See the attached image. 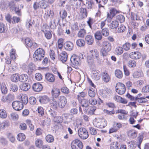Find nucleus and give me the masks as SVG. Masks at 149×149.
Wrapping results in <instances>:
<instances>
[{
    "instance_id": "nucleus-1",
    "label": "nucleus",
    "mask_w": 149,
    "mask_h": 149,
    "mask_svg": "<svg viewBox=\"0 0 149 149\" xmlns=\"http://www.w3.org/2000/svg\"><path fill=\"white\" fill-rule=\"evenodd\" d=\"M102 47L100 52L102 54L103 56H106L107 55L108 53L111 49V44L108 41H105L102 43Z\"/></svg>"
},
{
    "instance_id": "nucleus-2",
    "label": "nucleus",
    "mask_w": 149,
    "mask_h": 149,
    "mask_svg": "<svg viewBox=\"0 0 149 149\" xmlns=\"http://www.w3.org/2000/svg\"><path fill=\"white\" fill-rule=\"evenodd\" d=\"M89 56L87 57L88 62L89 63H91L93 61V58L98 59L99 54L98 51L97 49H93L90 51Z\"/></svg>"
},
{
    "instance_id": "nucleus-3",
    "label": "nucleus",
    "mask_w": 149,
    "mask_h": 149,
    "mask_svg": "<svg viewBox=\"0 0 149 149\" xmlns=\"http://www.w3.org/2000/svg\"><path fill=\"white\" fill-rule=\"evenodd\" d=\"M45 52L41 48L38 49L34 52L33 57L37 61H41L44 57Z\"/></svg>"
},
{
    "instance_id": "nucleus-4",
    "label": "nucleus",
    "mask_w": 149,
    "mask_h": 149,
    "mask_svg": "<svg viewBox=\"0 0 149 149\" xmlns=\"http://www.w3.org/2000/svg\"><path fill=\"white\" fill-rule=\"evenodd\" d=\"M128 98L131 100L135 101L136 102L139 103H144L147 101V99L143 97H134L129 93H127L126 95Z\"/></svg>"
},
{
    "instance_id": "nucleus-5",
    "label": "nucleus",
    "mask_w": 149,
    "mask_h": 149,
    "mask_svg": "<svg viewBox=\"0 0 149 149\" xmlns=\"http://www.w3.org/2000/svg\"><path fill=\"white\" fill-rule=\"evenodd\" d=\"M116 92L120 95L124 94L126 91L125 85L121 83H118L116 86Z\"/></svg>"
},
{
    "instance_id": "nucleus-6",
    "label": "nucleus",
    "mask_w": 149,
    "mask_h": 149,
    "mask_svg": "<svg viewBox=\"0 0 149 149\" xmlns=\"http://www.w3.org/2000/svg\"><path fill=\"white\" fill-rule=\"evenodd\" d=\"M78 134L79 137L83 139H85L88 136L87 130L83 127L80 128L79 129Z\"/></svg>"
},
{
    "instance_id": "nucleus-7",
    "label": "nucleus",
    "mask_w": 149,
    "mask_h": 149,
    "mask_svg": "<svg viewBox=\"0 0 149 149\" xmlns=\"http://www.w3.org/2000/svg\"><path fill=\"white\" fill-rule=\"evenodd\" d=\"M80 58L78 56H72L70 58L71 65L75 68H78V65L79 64Z\"/></svg>"
},
{
    "instance_id": "nucleus-8",
    "label": "nucleus",
    "mask_w": 149,
    "mask_h": 149,
    "mask_svg": "<svg viewBox=\"0 0 149 149\" xmlns=\"http://www.w3.org/2000/svg\"><path fill=\"white\" fill-rule=\"evenodd\" d=\"M71 147L72 149H82L83 148V144L80 140L75 139L72 142Z\"/></svg>"
},
{
    "instance_id": "nucleus-9",
    "label": "nucleus",
    "mask_w": 149,
    "mask_h": 149,
    "mask_svg": "<svg viewBox=\"0 0 149 149\" xmlns=\"http://www.w3.org/2000/svg\"><path fill=\"white\" fill-rule=\"evenodd\" d=\"M85 24H81L79 25V27L80 28L77 34V36L79 38H84L86 35V30L84 29L85 27Z\"/></svg>"
},
{
    "instance_id": "nucleus-10",
    "label": "nucleus",
    "mask_w": 149,
    "mask_h": 149,
    "mask_svg": "<svg viewBox=\"0 0 149 149\" xmlns=\"http://www.w3.org/2000/svg\"><path fill=\"white\" fill-rule=\"evenodd\" d=\"M12 106L14 109L18 111L22 110L24 107L22 103L19 101L13 102L12 103Z\"/></svg>"
},
{
    "instance_id": "nucleus-11",
    "label": "nucleus",
    "mask_w": 149,
    "mask_h": 149,
    "mask_svg": "<svg viewBox=\"0 0 149 149\" xmlns=\"http://www.w3.org/2000/svg\"><path fill=\"white\" fill-rule=\"evenodd\" d=\"M59 106L61 108H63L67 103V100L65 97L64 96H61L58 101Z\"/></svg>"
},
{
    "instance_id": "nucleus-12",
    "label": "nucleus",
    "mask_w": 149,
    "mask_h": 149,
    "mask_svg": "<svg viewBox=\"0 0 149 149\" xmlns=\"http://www.w3.org/2000/svg\"><path fill=\"white\" fill-rule=\"evenodd\" d=\"M45 79L49 82H54L55 80V77L52 74L47 73L45 74Z\"/></svg>"
},
{
    "instance_id": "nucleus-13",
    "label": "nucleus",
    "mask_w": 149,
    "mask_h": 149,
    "mask_svg": "<svg viewBox=\"0 0 149 149\" xmlns=\"http://www.w3.org/2000/svg\"><path fill=\"white\" fill-rule=\"evenodd\" d=\"M102 80L106 83L109 82L111 79L110 77L106 71L102 73Z\"/></svg>"
},
{
    "instance_id": "nucleus-14",
    "label": "nucleus",
    "mask_w": 149,
    "mask_h": 149,
    "mask_svg": "<svg viewBox=\"0 0 149 149\" xmlns=\"http://www.w3.org/2000/svg\"><path fill=\"white\" fill-rule=\"evenodd\" d=\"M32 88L35 91L38 92L42 90V86L41 84L39 83H35L33 84Z\"/></svg>"
},
{
    "instance_id": "nucleus-15",
    "label": "nucleus",
    "mask_w": 149,
    "mask_h": 149,
    "mask_svg": "<svg viewBox=\"0 0 149 149\" xmlns=\"http://www.w3.org/2000/svg\"><path fill=\"white\" fill-rule=\"evenodd\" d=\"M59 58L63 63L66 61L68 58L67 53L65 52H62L59 56Z\"/></svg>"
},
{
    "instance_id": "nucleus-16",
    "label": "nucleus",
    "mask_w": 149,
    "mask_h": 149,
    "mask_svg": "<svg viewBox=\"0 0 149 149\" xmlns=\"http://www.w3.org/2000/svg\"><path fill=\"white\" fill-rule=\"evenodd\" d=\"M74 45L73 43L70 41L66 42L64 45L65 49L69 51L72 50L73 48Z\"/></svg>"
},
{
    "instance_id": "nucleus-17",
    "label": "nucleus",
    "mask_w": 149,
    "mask_h": 149,
    "mask_svg": "<svg viewBox=\"0 0 149 149\" xmlns=\"http://www.w3.org/2000/svg\"><path fill=\"white\" fill-rule=\"evenodd\" d=\"M130 57L132 59H139L141 56V53L138 52H132L131 53Z\"/></svg>"
},
{
    "instance_id": "nucleus-18",
    "label": "nucleus",
    "mask_w": 149,
    "mask_h": 149,
    "mask_svg": "<svg viewBox=\"0 0 149 149\" xmlns=\"http://www.w3.org/2000/svg\"><path fill=\"white\" fill-rule=\"evenodd\" d=\"M60 93L59 89L57 88H54L51 91L52 96L55 98L59 96Z\"/></svg>"
},
{
    "instance_id": "nucleus-19",
    "label": "nucleus",
    "mask_w": 149,
    "mask_h": 149,
    "mask_svg": "<svg viewBox=\"0 0 149 149\" xmlns=\"http://www.w3.org/2000/svg\"><path fill=\"white\" fill-rule=\"evenodd\" d=\"M30 88V84L27 83L22 84L20 86V88L21 90L24 91H27Z\"/></svg>"
},
{
    "instance_id": "nucleus-20",
    "label": "nucleus",
    "mask_w": 149,
    "mask_h": 149,
    "mask_svg": "<svg viewBox=\"0 0 149 149\" xmlns=\"http://www.w3.org/2000/svg\"><path fill=\"white\" fill-rule=\"evenodd\" d=\"M86 43L88 45H91L94 42V39L93 36L91 35H87L85 37Z\"/></svg>"
},
{
    "instance_id": "nucleus-21",
    "label": "nucleus",
    "mask_w": 149,
    "mask_h": 149,
    "mask_svg": "<svg viewBox=\"0 0 149 149\" xmlns=\"http://www.w3.org/2000/svg\"><path fill=\"white\" fill-rule=\"evenodd\" d=\"M93 75L92 77L95 80H99L100 78V73L98 70L93 71Z\"/></svg>"
},
{
    "instance_id": "nucleus-22",
    "label": "nucleus",
    "mask_w": 149,
    "mask_h": 149,
    "mask_svg": "<svg viewBox=\"0 0 149 149\" xmlns=\"http://www.w3.org/2000/svg\"><path fill=\"white\" fill-rule=\"evenodd\" d=\"M39 4L41 8L44 9H45L48 5V2L45 0H42L39 1Z\"/></svg>"
},
{
    "instance_id": "nucleus-23",
    "label": "nucleus",
    "mask_w": 149,
    "mask_h": 149,
    "mask_svg": "<svg viewBox=\"0 0 149 149\" xmlns=\"http://www.w3.org/2000/svg\"><path fill=\"white\" fill-rule=\"evenodd\" d=\"M28 76L26 74H22L19 75V81L21 82H24L27 81Z\"/></svg>"
},
{
    "instance_id": "nucleus-24",
    "label": "nucleus",
    "mask_w": 149,
    "mask_h": 149,
    "mask_svg": "<svg viewBox=\"0 0 149 149\" xmlns=\"http://www.w3.org/2000/svg\"><path fill=\"white\" fill-rule=\"evenodd\" d=\"M137 132L134 130H131L129 131L128 135L130 137L134 139L137 136Z\"/></svg>"
},
{
    "instance_id": "nucleus-25",
    "label": "nucleus",
    "mask_w": 149,
    "mask_h": 149,
    "mask_svg": "<svg viewBox=\"0 0 149 149\" xmlns=\"http://www.w3.org/2000/svg\"><path fill=\"white\" fill-rule=\"evenodd\" d=\"M81 104L83 107H84V110H86V109L88 108L89 106L88 102V100L85 99H82L81 102Z\"/></svg>"
},
{
    "instance_id": "nucleus-26",
    "label": "nucleus",
    "mask_w": 149,
    "mask_h": 149,
    "mask_svg": "<svg viewBox=\"0 0 149 149\" xmlns=\"http://www.w3.org/2000/svg\"><path fill=\"white\" fill-rule=\"evenodd\" d=\"M46 111L48 115L51 116L52 117L56 116V112L50 108H47L46 110Z\"/></svg>"
},
{
    "instance_id": "nucleus-27",
    "label": "nucleus",
    "mask_w": 149,
    "mask_h": 149,
    "mask_svg": "<svg viewBox=\"0 0 149 149\" xmlns=\"http://www.w3.org/2000/svg\"><path fill=\"white\" fill-rule=\"evenodd\" d=\"M80 13L82 17L83 18H85L87 17V13L86 9L84 8H80Z\"/></svg>"
},
{
    "instance_id": "nucleus-28",
    "label": "nucleus",
    "mask_w": 149,
    "mask_h": 149,
    "mask_svg": "<svg viewBox=\"0 0 149 149\" xmlns=\"http://www.w3.org/2000/svg\"><path fill=\"white\" fill-rule=\"evenodd\" d=\"M126 27L123 25L121 24L120 25H118L117 29H116V31L118 33H120L123 32L125 30Z\"/></svg>"
},
{
    "instance_id": "nucleus-29",
    "label": "nucleus",
    "mask_w": 149,
    "mask_h": 149,
    "mask_svg": "<svg viewBox=\"0 0 149 149\" xmlns=\"http://www.w3.org/2000/svg\"><path fill=\"white\" fill-rule=\"evenodd\" d=\"M120 144L118 142L115 141L112 142L110 145V149H118Z\"/></svg>"
},
{
    "instance_id": "nucleus-30",
    "label": "nucleus",
    "mask_w": 149,
    "mask_h": 149,
    "mask_svg": "<svg viewBox=\"0 0 149 149\" xmlns=\"http://www.w3.org/2000/svg\"><path fill=\"white\" fill-rule=\"evenodd\" d=\"M20 100L22 101L21 102L22 104H26L28 102V100L27 97L25 95L22 94L20 95Z\"/></svg>"
},
{
    "instance_id": "nucleus-31",
    "label": "nucleus",
    "mask_w": 149,
    "mask_h": 149,
    "mask_svg": "<svg viewBox=\"0 0 149 149\" xmlns=\"http://www.w3.org/2000/svg\"><path fill=\"white\" fill-rule=\"evenodd\" d=\"M19 74H15L11 76V79L12 81L14 82H17L19 81Z\"/></svg>"
},
{
    "instance_id": "nucleus-32",
    "label": "nucleus",
    "mask_w": 149,
    "mask_h": 149,
    "mask_svg": "<svg viewBox=\"0 0 149 149\" xmlns=\"http://www.w3.org/2000/svg\"><path fill=\"white\" fill-rule=\"evenodd\" d=\"M118 23L117 21H112L109 25V27L111 29H117L118 25Z\"/></svg>"
},
{
    "instance_id": "nucleus-33",
    "label": "nucleus",
    "mask_w": 149,
    "mask_h": 149,
    "mask_svg": "<svg viewBox=\"0 0 149 149\" xmlns=\"http://www.w3.org/2000/svg\"><path fill=\"white\" fill-rule=\"evenodd\" d=\"M96 108L95 107H90V108L88 109H86V110H85L86 111V112L88 113L90 115H93L94 114V112L96 110Z\"/></svg>"
},
{
    "instance_id": "nucleus-34",
    "label": "nucleus",
    "mask_w": 149,
    "mask_h": 149,
    "mask_svg": "<svg viewBox=\"0 0 149 149\" xmlns=\"http://www.w3.org/2000/svg\"><path fill=\"white\" fill-rule=\"evenodd\" d=\"M89 96L91 97H94L95 95V91L93 88H90L88 91Z\"/></svg>"
},
{
    "instance_id": "nucleus-35",
    "label": "nucleus",
    "mask_w": 149,
    "mask_h": 149,
    "mask_svg": "<svg viewBox=\"0 0 149 149\" xmlns=\"http://www.w3.org/2000/svg\"><path fill=\"white\" fill-rule=\"evenodd\" d=\"M136 61L132 60L129 61L127 63L128 66L131 68L135 67L136 66Z\"/></svg>"
},
{
    "instance_id": "nucleus-36",
    "label": "nucleus",
    "mask_w": 149,
    "mask_h": 149,
    "mask_svg": "<svg viewBox=\"0 0 149 149\" xmlns=\"http://www.w3.org/2000/svg\"><path fill=\"white\" fill-rule=\"evenodd\" d=\"M76 44L78 46L82 47L85 45V42L83 39H79L77 40Z\"/></svg>"
},
{
    "instance_id": "nucleus-37",
    "label": "nucleus",
    "mask_w": 149,
    "mask_h": 149,
    "mask_svg": "<svg viewBox=\"0 0 149 149\" xmlns=\"http://www.w3.org/2000/svg\"><path fill=\"white\" fill-rule=\"evenodd\" d=\"M7 116L6 111L3 109H0V117L2 118H5Z\"/></svg>"
},
{
    "instance_id": "nucleus-38",
    "label": "nucleus",
    "mask_w": 149,
    "mask_h": 149,
    "mask_svg": "<svg viewBox=\"0 0 149 149\" xmlns=\"http://www.w3.org/2000/svg\"><path fill=\"white\" fill-rule=\"evenodd\" d=\"M97 3H99V6L100 7H103V5L106 4L108 0H95Z\"/></svg>"
},
{
    "instance_id": "nucleus-39",
    "label": "nucleus",
    "mask_w": 149,
    "mask_h": 149,
    "mask_svg": "<svg viewBox=\"0 0 149 149\" xmlns=\"http://www.w3.org/2000/svg\"><path fill=\"white\" fill-rule=\"evenodd\" d=\"M43 142L40 139H37L35 141V145L36 147L41 148L42 146Z\"/></svg>"
},
{
    "instance_id": "nucleus-40",
    "label": "nucleus",
    "mask_w": 149,
    "mask_h": 149,
    "mask_svg": "<svg viewBox=\"0 0 149 149\" xmlns=\"http://www.w3.org/2000/svg\"><path fill=\"white\" fill-rule=\"evenodd\" d=\"M115 73L116 77L120 79L123 77L122 72L119 70H117L115 71Z\"/></svg>"
},
{
    "instance_id": "nucleus-41",
    "label": "nucleus",
    "mask_w": 149,
    "mask_h": 149,
    "mask_svg": "<svg viewBox=\"0 0 149 149\" xmlns=\"http://www.w3.org/2000/svg\"><path fill=\"white\" fill-rule=\"evenodd\" d=\"M54 139V137L51 134L47 135L46 137V141L48 143L52 142Z\"/></svg>"
},
{
    "instance_id": "nucleus-42",
    "label": "nucleus",
    "mask_w": 149,
    "mask_h": 149,
    "mask_svg": "<svg viewBox=\"0 0 149 149\" xmlns=\"http://www.w3.org/2000/svg\"><path fill=\"white\" fill-rule=\"evenodd\" d=\"M17 139L19 141H23L25 139V136L24 134L22 133H20L17 136Z\"/></svg>"
},
{
    "instance_id": "nucleus-43",
    "label": "nucleus",
    "mask_w": 149,
    "mask_h": 149,
    "mask_svg": "<svg viewBox=\"0 0 149 149\" xmlns=\"http://www.w3.org/2000/svg\"><path fill=\"white\" fill-rule=\"evenodd\" d=\"M42 31L44 33L45 37L48 39H50L52 37V34L50 32L48 31H45L44 30Z\"/></svg>"
},
{
    "instance_id": "nucleus-44",
    "label": "nucleus",
    "mask_w": 149,
    "mask_h": 149,
    "mask_svg": "<svg viewBox=\"0 0 149 149\" xmlns=\"http://www.w3.org/2000/svg\"><path fill=\"white\" fill-rule=\"evenodd\" d=\"M116 18L117 20L119 21L120 23L123 22L125 21V18L122 15H119L116 16Z\"/></svg>"
},
{
    "instance_id": "nucleus-45",
    "label": "nucleus",
    "mask_w": 149,
    "mask_h": 149,
    "mask_svg": "<svg viewBox=\"0 0 149 149\" xmlns=\"http://www.w3.org/2000/svg\"><path fill=\"white\" fill-rule=\"evenodd\" d=\"M95 38L98 40H100L102 38V36L101 32L100 31L96 32L95 34Z\"/></svg>"
},
{
    "instance_id": "nucleus-46",
    "label": "nucleus",
    "mask_w": 149,
    "mask_h": 149,
    "mask_svg": "<svg viewBox=\"0 0 149 149\" xmlns=\"http://www.w3.org/2000/svg\"><path fill=\"white\" fill-rule=\"evenodd\" d=\"M115 52L118 55H120L123 52V49L121 47H118L116 48Z\"/></svg>"
},
{
    "instance_id": "nucleus-47",
    "label": "nucleus",
    "mask_w": 149,
    "mask_h": 149,
    "mask_svg": "<svg viewBox=\"0 0 149 149\" xmlns=\"http://www.w3.org/2000/svg\"><path fill=\"white\" fill-rule=\"evenodd\" d=\"M123 49L125 51H128L130 49L131 45L129 42H126L123 45Z\"/></svg>"
},
{
    "instance_id": "nucleus-48",
    "label": "nucleus",
    "mask_w": 149,
    "mask_h": 149,
    "mask_svg": "<svg viewBox=\"0 0 149 149\" xmlns=\"http://www.w3.org/2000/svg\"><path fill=\"white\" fill-rule=\"evenodd\" d=\"M102 35L105 36H107L109 34V32L108 29L107 28H104L102 29Z\"/></svg>"
},
{
    "instance_id": "nucleus-49",
    "label": "nucleus",
    "mask_w": 149,
    "mask_h": 149,
    "mask_svg": "<svg viewBox=\"0 0 149 149\" xmlns=\"http://www.w3.org/2000/svg\"><path fill=\"white\" fill-rule=\"evenodd\" d=\"M53 118L55 122L60 123L63 121V119L62 117L60 116H56Z\"/></svg>"
},
{
    "instance_id": "nucleus-50",
    "label": "nucleus",
    "mask_w": 149,
    "mask_h": 149,
    "mask_svg": "<svg viewBox=\"0 0 149 149\" xmlns=\"http://www.w3.org/2000/svg\"><path fill=\"white\" fill-rule=\"evenodd\" d=\"M11 90L13 92L17 91L18 89L17 86L15 84H12L10 87Z\"/></svg>"
},
{
    "instance_id": "nucleus-51",
    "label": "nucleus",
    "mask_w": 149,
    "mask_h": 149,
    "mask_svg": "<svg viewBox=\"0 0 149 149\" xmlns=\"http://www.w3.org/2000/svg\"><path fill=\"white\" fill-rule=\"evenodd\" d=\"M25 42L26 45L29 47H31L32 45V42L29 38H26L25 39Z\"/></svg>"
},
{
    "instance_id": "nucleus-52",
    "label": "nucleus",
    "mask_w": 149,
    "mask_h": 149,
    "mask_svg": "<svg viewBox=\"0 0 149 149\" xmlns=\"http://www.w3.org/2000/svg\"><path fill=\"white\" fill-rule=\"evenodd\" d=\"M88 101L89 103L92 105H96L97 102L96 99L92 98L89 99Z\"/></svg>"
},
{
    "instance_id": "nucleus-53",
    "label": "nucleus",
    "mask_w": 149,
    "mask_h": 149,
    "mask_svg": "<svg viewBox=\"0 0 149 149\" xmlns=\"http://www.w3.org/2000/svg\"><path fill=\"white\" fill-rule=\"evenodd\" d=\"M8 100V102H10L13 100L15 98V96L13 94H9L7 95Z\"/></svg>"
},
{
    "instance_id": "nucleus-54",
    "label": "nucleus",
    "mask_w": 149,
    "mask_h": 149,
    "mask_svg": "<svg viewBox=\"0 0 149 149\" xmlns=\"http://www.w3.org/2000/svg\"><path fill=\"white\" fill-rule=\"evenodd\" d=\"M12 24H14L18 23L20 22V19L19 17L16 16H14L12 18Z\"/></svg>"
},
{
    "instance_id": "nucleus-55",
    "label": "nucleus",
    "mask_w": 149,
    "mask_h": 149,
    "mask_svg": "<svg viewBox=\"0 0 149 149\" xmlns=\"http://www.w3.org/2000/svg\"><path fill=\"white\" fill-rule=\"evenodd\" d=\"M26 123L29 126L30 130L31 131H32L34 129V126L31 123V120H26Z\"/></svg>"
},
{
    "instance_id": "nucleus-56",
    "label": "nucleus",
    "mask_w": 149,
    "mask_h": 149,
    "mask_svg": "<svg viewBox=\"0 0 149 149\" xmlns=\"http://www.w3.org/2000/svg\"><path fill=\"white\" fill-rule=\"evenodd\" d=\"M9 125V122L7 121H5L0 124V126L1 129H3L5 127L8 126Z\"/></svg>"
},
{
    "instance_id": "nucleus-57",
    "label": "nucleus",
    "mask_w": 149,
    "mask_h": 149,
    "mask_svg": "<svg viewBox=\"0 0 149 149\" xmlns=\"http://www.w3.org/2000/svg\"><path fill=\"white\" fill-rule=\"evenodd\" d=\"M40 102H42L44 103H47L49 101V99L48 97L47 96H45L42 97L41 100H40Z\"/></svg>"
},
{
    "instance_id": "nucleus-58",
    "label": "nucleus",
    "mask_w": 149,
    "mask_h": 149,
    "mask_svg": "<svg viewBox=\"0 0 149 149\" xmlns=\"http://www.w3.org/2000/svg\"><path fill=\"white\" fill-rule=\"evenodd\" d=\"M50 105L53 107L54 109H56L57 108L58 104L56 101L54 99L53 100L52 102L50 103Z\"/></svg>"
},
{
    "instance_id": "nucleus-59",
    "label": "nucleus",
    "mask_w": 149,
    "mask_h": 149,
    "mask_svg": "<svg viewBox=\"0 0 149 149\" xmlns=\"http://www.w3.org/2000/svg\"><path fill=\"white\" fill-rule=\"evenodd\" d=\"M6 20L10 24H12V20L11 17L9 14H7L5 16Z\"/></svg>"
},
{
    "instance_id": "nucleus-60",
    "label": "nucleus",
    "mask_w": 149,
    "mask_h": 149,
    "mask_svg": "<svg viewBox=\"0 0 149 149\" xmlns=\"http://www.w3.org/2000/svg\"><path fill=\"white\" fill-rule=\"evenodd\" d=\"M10 117L13 120H16L17 119L18 116L16 113H13L10 114Z\"/></svg>"
},
{
    "instance_id": "nucleus-61",
    "label": "nucleus",
    "mask_w": 149,
    "mask_h": 149,
    "mask_svg": "<svg viewBox=\"0 0 149 149\" xmlns=\"http://www.w3.org/2000/svg\"><path fill=\"white\" fill-rule=\"evenodd\" d=\"M131 18L133 20H134L135 19L136 20H139L140 19L139 17L137 14L132 13H131Z\"/></svg>"
},
{
    "instance_id": "nucleus-62",
    "label": "nucleus",
    "mask_w": 149,
    "mask_h": 149,
    "mask_svg": "<svg viewBox=\"0 0 149 149\" xmlns=\"http://www.w3.org/2000/svg\"><path fill=\"white\" fill-rule=\"evenodd\" d=\"M29 102L31 105H34L36 102V100L35 97H32L30 98Z\"/></svg>"
},
{
    "instance_id": "nucleus-63",
    "label": "nucleus",
    "mask_w": 149,
    "mask_h": 149,
    "mask_svg": "<svg viewBox=\"0 0 149 149\" xmlns=\"http://www.w3.org/2000/svg\"><path fill=\"white\" fill-rule=\"evenodd\" d=\"M56 20L54 19L53 22H51L49 26L51 29H55L56 26Z\"/></svg>"
},
{
    "instance_id": "nucleus-64",
    "label": "nucleus",
    "mask_w": 149,
    "mask_h": 149,
    "mask_svg": "<svg viewBox=\"0 0 149 149\" xmlns=\"http://www.w3.org/2000/svg\"><path fill=\"white\" fill-rule=\"evenodd\" d=\"M6 30V28L5 27L4 24L2 23H0V32L1 33H3Z\"/></svg>"
}]
</instances>
